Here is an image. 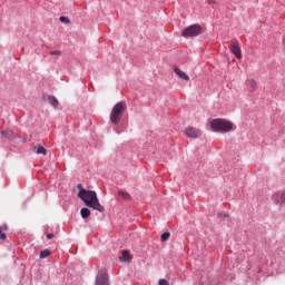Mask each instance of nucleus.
<instances>
[{"instance_id":"nucleus-1","label":"nucleus","mask_w":285,"mask_h":285,"mask_svg":"<svg viewBox=\"0 0 285 285\" xmlns=\"http://www.w3.org/2000/svg\"><path fill=\"white\" fill-rule=\"evenodd\" d=\"M78 197L88 208H92V210H97L98 213H105L106 208L101 205V203H99L97 191L83 189L81 184H78Z\"/></svg>"},{"instance_id":"nucleus-2","label":"nucleus","mask_w":285,"mask_h":285,"mask_svg":"<svg viewBox=\"0 0 285 285\" xmlns=\"http://www.w3.org/2000/svg\"><path fill=\"white\" fill-rule=\"evenodd\" d=\"M210 128L214 132H230L233 128H235V125L230 122V120H226L224 118H216L213 119L210 122Z\"/></svg>"},{"instance_id":"nucleus-3","label":"nucleus","mask_w":285,"mask_h":285,"mask_svg":"<svg viewBox=\"0 0 285 285\" xmlns=\"http://www.w3.org/2000/svg\"><path fill=\"white\" fill-rule=\"evenodd\" d=\"M126 110H128V106L126 105V102L120 101L116 104L111 109L110 117H109L111 124L117 126L119 121H121V117H124V112H126Z\"/></svg>"},{"instance_id":"nucleus-4","label":"nucleus","mask_w":285,"mask_h":285,"mask_svg":"<svg viewBox=\"0 0 285 285\" xmlns=\"http://www.w3.org/2000/svg\"><path fill=\"white\" fill-rule=\"evenodd\" d=\"M183 37H198V35H202V26L199 24H191L187 27L185 30H183Z\"/></svg>"},{"instance_id":"nucleus-5","label":"nucleus","mask_w":285,"mask_h":285,"mask_svg":"<svg viewBox=\"0 0 285 285\" xmlns=\"http://www.w3.org/2000/svg\"><path fill=\"white\" fill-rule=\"evenodd\" d=\"M96 285H110L108 281V271L101 269L96 277Z\"/></svg>"},{"instance_id":"nucleus-6","label":"nucleus","mask_w":285,"mask_h":285,"mask_svg":"<svg viewBox=\"0 0 285 285\" xmlns=\"http://www.w3.org/2000/svg\"><path fill=\"white\" fill-rule=\"evenodd\" d=\"M229 52L236 57V59H242V48L239 47L238 40H233L229 46Z\"/></svg>"},{"instance_id":"nucleus-7","label":"nucleus","mask_w":285,"mask_h":285,"mask_svg":"<svg viewBox=\"0 0 285 285\" xmlns=\"http://www.w3.org/2000/svg\"><path fill=\"white\" fill-rule=\"evenodd\" d=\"M184 132L186 137H189V139H197L198 137H202V130L194 127L185 128Z\"/></svg>"},{"instance_id":"nucleus-8","label":"nucleus","mask_w":285,"mask_h":285,"mask_svg":"<svg viewBox=\"0 0 285 285\" xmlns=\"http://www.w3.org/2000/svg\"><path fill=\"white\" fill-rule=\"evenodd\" d=\"M273 199L278 206H285V191H277L274 194Z\"/></svg>"},{"instance_id":"nucleus-9","label":"nucleus","mask_w":285,"mask_h":285,"mask_svg":"<svg viewBox=\"0 0 285 285\" xmlns=\"http://www.w3.org/2000/svg\"><path fill=\"white\" fill-rule=\"evenodd\" d=\"M174 72L179 77V79H183L184 81H190V77L186 75V72L181 71L179 68H175Z\"/></svg>"},{"instance_id":"nucleus-10","label":"nucleus","mask_w":285,"mask_h":285,"mask_svg":"<svg viewBox=\"0 0 285 285\" xmlns=\"http://www.w3.org/2000/svg\"><path fill=\"white\" fill-rule=\"evenodd\" d=\"M1 137H3L4 139H14V137L17 136L12 130H4L0 132Z\"/></svg>"},{"instance_id":"nucleus-11","label":"nucleus","mask_w":285,"mask_h":285,"mask_svg":"<svg viewBox=\"0 0 285 285\" xmlns=\"http://www.w3.org/2000/svg\"><path fill=\"white\" fill-rule=\"evenodd\" d=\"M118 197H120V199H124L125 202H130L132 199L130 194H128V191H124V190L118 191Z\"/></svg>"},{"instance_id":"nucleus-12","label":"nucleus","mask_w":285,"mask_h":285,"mask_svg":"<svg viewBox=\"0 0 285 285\" xmlns=\"http://www.w3.org/2000/svg\"><path fill=\"white\" fill-rule=\"evenodd\" d=\"M7 232H8V225L0 226V239H2V242H4V239L8 238V235H6Z\"/></svg>"},{"instance_id":"nucleus-13","label":"nucleus","mask_w":285,"mask_h":285,"mask_svg":"<svg viewBox=\"0 0 285 285\" xmlns=\"http://www.w3.org/2000/svg\"><path fill=\"white\" fill-rule=\"evenodd\" d=\"M48 101L52 108H59V100L55 96H49Z\"/></svg>"},{"instance_id":"nucleus-14","label":"nucleus","mask_w":285,"mask_h":285,"mask_svg":"<svg viewBox=\"0 0 285 285\" xmlns=\"http://www.w3.org/2000/svg\"><path fill=\"white\" fill-rule=\"evenodd\" d=\"M35 153L36 155H45V156L48 155V150L41 145H39L38 147H35Z\"/></svg>"},{"instance_id":"nucleus-15","label":"nucleus","mask_w":285,"mask_h":285,"mask_svg":"<svg viewBox=\"0 0 285 285\" xmlns=\"http://www.w3.org/2000/svg\"><path fill=\"white\" fill-rule=\"evenodd\" d=\"M132 257H130V252L124 250L122 255L120 256L121 262H130Z\"/></svg>"},{"instance_id":"nucleus-16","label":"nucleus","mask_w":285,"mask_h":285,"mask_svg":"<svg viewBox=\"0 0 285 285\" xmlns=\"http://www.w3.org/2000/svg\"><path fill=\"white\" fill-rule=\"evenodd\" d=\"M80 215H81L82 219H88V217L90 216V209H88L86 207L81 208Z\"/></svg>"},{"instance_id":"nucleus-17","label":"nucleus","mask_w":285,"mask_h":285,"mask_svg":"<svg viewBox=\"0 0 285 285\" xmlns=\"http://www.w3.org/2000/svg\"><path fill=\"white\" fill-rule=\"evenodd\" d=\"M247 86L252 89V90H256L257 89V81L255 79H249L247 80Z\"/></svg>"},{"instance_id":"nucleus-18","label":"nucleus","mask_w":285,"mask_h":285,"mask_svg":"<svg viewBox=\"0 0 285 285\" xmlns=\"http://www.w3.org/2000/svg\"><path fill=\"white\" fill-rule=\"evenodd\" d=\"M51 252L50 249H45L40 252V259H46V257H50Z\"/></svg>"},{"instance_id":"nucleus-19","label":"nucleus","mask_w":285,"mask_h":285,"mask_svg":"<svg viewBox=\"0 0 285 285\" xmlns=\"http://www.w3.org/2000/svg\"><path fill=\"white\" fill-rule=\"evenodd\" d=\"M161 242H168L170 239V232H165L160 236Z\"/></svg>"},{"instance_id":"nucleus-20","label":"nucleus","mask_w":285,"mask_h":285,"mask_svg":"<svg viewBox=\"0 0 285 285\" xmlns=\"http://www.w3.org/2000/svg\"><path fill=\"white\" fill-rule=\"evenodd\" d=\"M60 21L61 23H70V19H68L67 17H60Z\"/></svg>"},{"instance_id":"nucleus-21","label":"nucleus","mask_w":285,"mask_h":285,"mask_svg":"<svg viewBox=\"0 0 285 285\" xmlns=\"http://www.w3.org/2000/svg\"><path fill=\"white\" fill-rule=\"evenodd\" d=\"M50 55L56 56V57H61V51H59V50L51 51Z\"/></svg>"},{"instance_id":"nucleus-22","label":"nucleus","mask_w":285,"mask_h":285,"mask_svg":"<svg viewBox=\"0 0 285 285\" xmlns=\"http://www.w3.org/2000/svg\"><path fill=\"white\" fill-rule=\"evenodd\" d=\"M158 284H159V285H168V281H166V279H160V281L158 282Z\"/></svg>"},{"instance_id":"nucleus-23","label":"nucleus","mask_w":285,"mask_h":285,"mask_svg":"<svg viewBox=\"0 0 285 285\" xmlns=\"http://www.w3.org/2000/svg\"><path fill=\"white\" fill-rule=\"evenodd\" d=\"M55 237V234L50 233V234H47V239H52Z\"/></svg>"},{"instance_id":"nucleus-24","label":"nucleus","mask_w":285,"mask_h":285,"mask_svg":"<svg viewBox=\"0 0 285 285\" xmlns=\"http://www.w3.org/2000/svg\"><path fill=\"white\" fill-rule=\"evenodd\" d=\"M224 217H228V214H225Z\"/></svg>"}]
</instances>
